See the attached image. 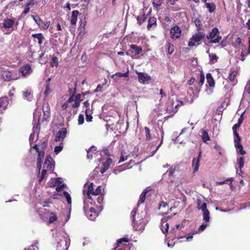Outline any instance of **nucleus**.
Segmentation results:
<instances>
[{
    "instance_id": "1",
    "label": "nucleus",
    "mask_w": 250,
    "mask_h": 250,
    "mask_svg": "<svg viewBox=\"0 0 250 250\" xmlns=\"http://www.w3.org/2000/svg\"><path fill=\"white\" fill-rule=\"evenodd\" d=\"M137 210V208H135L131 212V215L132 218V226L135 230H143L145 229L144 219L142 217H140L139 216H137L136 219V214Z\"/></svg>"
},
{
    "instance_id": "2",
    "label": "nucleus",
    "mask_w": 250,
    "mask_h": 250,
    "mask_svg": "<svg viewBox=\"0 0 250 250\" xmlns=\"http://www.w3.org/2000/svg\"><path fill=\"white\" fill-rule=\"evenodd\" d=\"M164 132L163 130H162L161 140V142L158 146H156L158 141L154 140L152 142L148 144V146L146 149L147 153H148L149 156H152L157 151L159 147L161 146L163 143Z\"/></svg>"
},
{
    "instance_id": "3",
    "label": "nucleus",
    "mask_w": 250,
    "mask_h": 250,
    "mask_svg": "<svg viewBox=\"0 0 250 250\" xmlns=\"http://www.w3.org/2000/svg\"><path fill=\"white\" fill-rule=\"evenodd\" d=\"M205 38V33L203 32L198 31L197 33H195L191 38H190L188 42V45L189 47H193L196 45L200 44V42Z\"/></svg>"
},
{
    "instance_id": "4",
    "label": "nucleus",
    "mask_w": 250,
    "mask_h": 250,
    "mask_svg": "<svg viewBox=\"0 0 250 250\" xmlns=\"http://www.w3.org/2000/svg\"><path fill=\"white\" fill-rule=\"evenodd\" d=\"M208 40H210L209 43H219L222 39V37L219 35V29L217 27L213 28L208 35L206 36Z\"/></svg>"
},
{
    "instance_id": "5",
    "label": "nucleus",
    "mask_w": 250,
    "mask_h": 250,
    "mask_svg": "<svg viewBox=\"0 0 250 250\" xmlns=\"http://www.w3.org/2000/svg\"><path fill=\"white\" fill-rule=\"evenodd\" d=\"M39 0H28L24 5V10L22 14H27L31 7H36L39 6Z\"/></svg>"
},
{
    "instance_id": "6",
    "label": "nucleus",
    "mask_w": 250,
    "mask_h": 250,
    "mask_svg": "<svg viewBox=\"0 0 250 250\" xmlns=\"http://www.w3.org/2000/svg\"><path fill=\"white\" fill-rule=\"evenodd\" d=\"M182 29L177 25H175L171 28L170 37L173 40L179 39L182 36Z\"/></svg>"
},
{
    "instance_id": "7",
    "label": "nucleus",
    "mask_w": 250,
    "mask_h": 250,
    "mask_svg": "<svg viewBox=\"0 0 250 250\" xmlns=\"http://www.w3.org/2000/svg\"><path fill=\"white\" fill-rule=\"evenodd\" d=\"M129 52L131 54L130 56L132 58H135L137 56L142 53L143 51L142 47L138 46L136 44H131L129 45Z\"/></svg>"
},
{
    "instance_id": "8",
    "label": "nucleus",
    "mask_w": 250,
    "mask_h": 250,
    "mask_svg": "<svg viewBox=\"0 0 250 250\" xmlns=\"http://www.w3.org/2000/svg\"><path fill=\"white\" fill-rule=\"evenodd\" d=\"M183 102L180 101L178 102V103L175 104L173 100H169L167 103V111H169V112L171 113L173 112L174 113H176L178 111L177 107L178 106L182 104Z\"/></svg>"
},
{
    "instance_id": "9",
    "label": "nucleus",
    "mask_w": 250,
    "mask_h": 250,
    "mask_svg": "<svg viewBox=\"0 0 250 250\" xmlns=\"http://www.w3.org/2000/svg\"><path fill=\"white\" fill-rule=\"evenodd\" d=\"M165 217L162 219L161 222V230L164 233H166L168 232L169 229V225L167 222V219H170L171 216H167V213H165Z\"/></svg>"
},
{
    "instance_id": "10",
    "label": "nucleus",
    "mask_w": 250,
    "mask_h": 250,
    "mask_svg": "<svg viewBox=\"0 0 250 250\" xmlns=\"http://www.w3.org/2000/svg\"><path fill=\"white\" fill-rule=\"evenodd\" d=\"M67 133L66 128L63 127L58 131L55 137V141L56 142H63L64 139L65 138Z\"/></svg>"
},
{
    "instance_id": "11",
    "label": "nucleus",
    "mask_w": 250,
    "mask_h": 250,
    "mask_svg": "<svg viewBox=\"0 0 250 250\" xmlns=\"http://www.w3.org/2000/svg\"><path fill=\"white\" fill-rule=\"evenodd\" d=\"M20 71L24 77L29 75L32 72L31 66L29 64H25L20 68Z\"/></svg>"
},
{
    "instance_id": "12",
    "label": "nucleus",
    "mask_w": 250,
    "mask_h": 250,
    "mask_svg": "<svg viewBox=\"0 0 250 250\" xmlns=\"http://www.w3.org/2000/svg\"><path fill=\"white\" fill-rule=\"evenodd\" d=\"M43 119L47 120L50 117V108L48 103H44L42 106Z\"/></svg>"
},
{
    "instance_id": "13",
    "label": "nucleus",
    "mask_w": 250,
    "mask_h": 250,
    "mask_svg": "<svg viewBox=\"0 0 250 250\" xmlns=\"http://www.w3.org/2000/svg\"><path fill=\"white\" fill-rule=\"evenodd\" d=\"M143 133L145 136V139L146 141H150L152 140L154 138H156L155 135H154V137L153 138V134L152 133V131L147 126L144 127Z\"/></svg>"
},
{
    "instance_id": "14",
    "label": "nucleus",
    "mask_w": 250,
    "mask_h": 250,
    "mask_svg": "<svg viewBox=\"0 0 250 250\" xmlns=\"http://www.w3.org/2000/svg\"><path fill=\"white\" fill-rule=\"evenodd\" d=\"M201 158V152L200 151L197 158H194L192 161V167L193 172L197 171L200 166V161Z\"/></svg>"
},
{
    "instance_id": "15",
    "label": "nucleus",
    "mask_w": 250,
    "mask_h": 250,
    "mask_svg": "<svg viewBox=\"0 0 250 250\" xmlns=\"http://www.w3.org/2000/svg\"><path fill=\"white\" fill-rule=\"evenodd\" d=\"M129 242V240L125 237L119 239L117 240L116 243L115 244V246H116V249L120 247V248H127V245L126 243Z\"/></svg>"
},
{
    "instance_id": "16",
    "label": "nucleus",
    "mask_w": 250,
    "mask_h": 250,
    "mask_svg": "<svg viewBox=\"0 0 250 250\" xmlns=\"http://www.w3.org/2000/svg\"><path fill=\"white\" fill-rule=\"evenodd\" d=\"M138 77V81L140 83L145 84L150 80V76L146 73L143 72H137Z\"/></svg>"
},
{
    "instance_id": "17",
    "label": "nucleus",
    "mask_w": 250,
    "mask_h": 250,
    "mask_svg": "<svg viewBox=\"0 0 250 250\" xmlns=\"http://www.w3.org/2000/svg\"><path fill=\"white\" fill-rule=\"evenodd\" d=\"M68 93L70 95L69 99L67 100L68 102L72 103L74 101V96L75 95L76 88H77V82L75 83L74 87H71L70 84L68 83Z\"/></svg>"
},
{
    "instance_id": "18",
    "label": "nucleus",
    "mask_w": 250,
    "mask_h": 250,
    "mask_svg": "<svg viewBox=\"0 0 250 250\" xmlns=\"http://www.w3.org/2000/svg\"><path fill=\"white\" fill-rule=\"evenodd\" d=\"M1 75L2 79L5 81L9 82V81H11L12 80H15L17 79V78H13L11 72L10 71L7 70H2L1 71Z\"/></svg>"
},
{
    "instance_id": "19",
    "label": "nucleus",
    "mask_w": 250,
    "mask_h": 250,
    "mask_svg": "<svg viewBox=\"0 0 250 250\" xmlns=\"http://www.w3.org/2000/svg\"><path fill=\"white\" fill-rule=\"evenodd\" d=\"M152 190H147L145 189L144 191L142 193V194L140 195V199L138 202L137 206H139L140 204H142L144 203L146 197H148L151 195V193H149V192H151Z\"/></svg>"
},
{
    "instance_id": "20",
    "label": "nucleus",
    "mask_w": 250,
    "mask_h": 250,
    "mask_svg": "<svg viewBox=\"0 0 250 250\" xmlns=\"http://www.w3.org/2000/svg\"><path fill=\"white\" fill-rule=\"evenodd\" d=\"M37 18H38L37 19H35V18L34 19L40 28L43 29H46L49 27V24H50L49 21H46L45 23L39 17H37Z\"/></svg>"
},
{
    "instance_id": "21",
    "label": "nucleus",
    "mask_w": 250,
    "mask_h": 250,
    "mask_svg": "<svg viewBox=\"0 0 250 250\" xmlns=\"http://www.w3.org/2000/svg\"><path fill=\"white\" fill-rule=\"evenodd\" d=\"M112 162V160L110 158L106 159L105 162H104L102 164V167L101 168L100 172L101 173H104L107 170Z\"/></svg>"
},
{
    "instance_id": "22",
    "label": "nucleus",
    "mask_w": 250,
    "mask_h": 250,
    "mask_svg": "<svg viewBox=\"0 0 250 250\" xmlns=\"http://www.w3.org/2000/svg\"><path fill=\"white\" fill-rule=\"evenodd\" d=\"M15 23V20L13 19H5L3 21V27L4 28H12Z\"/></svg>"
},
{
    "instance_id": "23",
    "label": "nucleus",
    "mask_w": 250,
    "mask_h": 250,
    "mask_svg": "<svg viewBox=\"0 0 250 250\" xmlns=\"http://www.w3.org/2000/svg\"><path fill=\"white\" fill-rule=\"evenodd\" d=\"M157 19L155 17H151L148 21L147 28L150 30L152 27H156L157 26Z\"/></svg>"
},
{
    "instance_id": "24",
    "label": "nucleus",
    "mask_w": 250,
    "mask_h": 250,
    "mask_svg": "<svg viewBox=\"0 0 250 250\" xmlns=\"http://www.w3.org/2000/svg\"><path fill=\"white\" fill-rule=\"evenodd\" d=\"M79 14L80 13L78 10H75L72 12L70 19V23L71 25H76L77 21L78 16Z\"/></svg>"
},
{
    "instance_id": "25",
    "label": "nucleus",
    "mask_w": 250,
    "mask_h": 250,
    "mask_svg": "<svg viewBox=\"0 0 250 250\" xmlns=\"http://www.w3.org/2000/svg\"><path fill=\"white\" fill-rule=\"evenodd\" d=\"M55 164V162L52 158L49 156H47L45 160L44 165L48 169H51Z\"/></svg>"
},
{
    "instance_id": "26",
    "label": "nucleus",
    "mask_w": 250,
    "mask_h": 250,
    "mask_svg": "<svg viewBox=\"0 0 250 250\" xmlns=\"http://www.w3.org/2000/svg\"><path fill=\"white\" fill-rule=\"evenodd\" d=\"M238 71L234 70H230L228 79L232 83H236L237 81L235 79V78L238 75Z\"/></svg>"
},
{
    "instance_id": "27",
    "label": "nucleus",
    "mask_w": 250,
    "mask_h": 250,
    "mask_svg": "<svg viewBox=\"0 0 250 250\" xmlns=\"http://www.w3.org/2000/svg\"><path fill=\"white\" fill-rule=\"evenodd\" d=\"M51 78H49L46 81L45 89L44 92L45 97H47L49 94L52 92V89L50 87Z\"/></svg>"
},
{
    "instance_id": "28",
    "label": "nucleus",
    "mask_w": 250,
    "mask_h": 250,
    "mask_svg": "<svg viewBox=\"0 0 250 250\" xmlns=\"http://www.w3.org/2000/svg\"><path fill=\"white\" fill-rule=\"evenodd\" d=\"M207 83L210 87H213L215 85V81L211 73H208L206 75Z\"/></svg>"
},
{
    "instance_id": "29",
    "label": "nucleus",
    "mask_w": 250,
    "mask_h": 250,
    "mask_svg": "<svg viewBox=\"0 0 250 250\" xmlns=\"http://www.w3.org/2000/svg\"><path fill=\"white\" fill-rule=\"evenodd\" d=\"M8 102L7 98L6 97H2L0 98V110L5 109L8 105Z\"/></svg>"
},
{
    "instance_id": "30",
    "label": "nucleus",
    "mask_w": 250,
    "mask_h": 250,
    "mask_svg": "<svg viewBox=\"0 0 250 250\" xmlns=\"http://www.w3.org/2000/svg\"><path fill=\"white\" fill-rule=\"evenodd\" d=\"M61 183L60 178L52 179L49 182V185L50 187L54 188L57 186H59Z\"/></svg>"
},
{
    "instance_id": "31",
    "label": "nucleus",
    "mask_w": 250,
    "mask_h": 250,
    "mask_svg": "<svg viewBox=\"0 0 250 250\" xmlns=\"http://www.w3.org/2000/svg\"><path fill=\"white\" fill-rule=\"evenodd\" d=\"M201 16H199L194 20V22L197 27V31H200L202 29V22L201 20Z\"/></svg>"
},
{
    "instance_id": "32",
    "label": "nucleus",
    "mask_w": 250,
    "mask_h": 250,
    "mask_svg": "<svg viewBox=\"0 0 250 250\" xmlns=\"http://www.w3.org/2000/svg\"><path fill=\"white\" fill-rule=\"evenodd\" d=\"M32 37H33L34 39H37L39 45H41L42 44L44 37L42 33L32 34Z\"/></svg>"
},
{
    "instance_id": "33",
    "label": "nucleus",
    "mask_w": 250,
    "mask_h": 250,
    "mask_svg": "<svg viewBox=\"0 0 250 250\" xmlns=\"http://www.w3.org/2000/svg\"><path fill=\"white\" fill-rule=\"evenodd\" d=\"M205 6L209 13L213 12L216 9V5L213 2H206Z\"/></svg>"
},
{
    "instance_id": "34",
    "label": "nucleus",
    "mask_w": 250,
    "mask_h": 250,
    "mask_svg": "<svg viewBox=\"0 0 250 250\" xmlns=\"http://www.w3.org/2000/svg\"><path fill=\"white\" fill-rule=\"evenodd\" d=\"M147 19V15L145 14H143L141 16H138L136 17V20L137 21V23L139 25H141L143 22H144Z\"/></svg>"
},
{
    "instance_id": "35",
    "label": "nucleus",
    "mask_w": 250,
    "mask_h": 250,
    "mask_svg": "<svg viewBox=\"0 0 250 250\" xmlns=\"http://www.w3.org/2000/svg\"><path fill=\"white\" fill-rule=\"evenodd\" d=\"M202 139L204 143H206L208 141L210 140V137L208 136V133L206 130H202Z\"/></svg>"
},
{
    "instance_id": "36",
    "label": "nucleus",
    "mask_w": 250,
    "mask_h": 250,
    "mask_svg": "<svg viewBox=\"0 0 250 250\" xmlns=\"http://www.w3.org/2000/svg\"><path fill=\"white\" fill-rule=\"evenodd\" d=\"M50 65L51 67L58 66V58L57 57L53 56L50 62Z\"/></svg>"
},
{
    "instance_id": "37",
    "label": "nucleus",
    "mask_w": 250,
    "mask_h": 250,
    "mask_svg": "<svg viewBox=\"0 0 250 250\" xmlns=\"http://www.w3.org/2000/svg\"><path fill=\"white\" fill-rule=\"evenodd\" d=\"M94 191V184L91 183L88 186L87 195L89 199H91L90 195H92V191Z\"/></svg>"
},
{
    "instance_id": "38",
    "label": "nucleus",
    "mask_w": 250,
    "mask_h": 250,
    "mask_svg": "<svg viewBox=\"0 0 250 250\" xmlns=\"http://www.w3.org/2000/svg\"><path fill=\"white\" fill-rule=\"evenodd\" d=\"M167 47V53L171 54L174 51V46L169 42H167L166 44Z\"/></svg>"
},
{
    "instance_id": "39",
    "label": "nucleus",
    "mask_w": 250,
    "mask_h": 250,
    "mask_svg": "<svg viewBox=\"0 0 250 250\" xmlns=\"http://www.w3.org/2000/svg\"><path fill=\"white\" fill-rule=\"evenodd\" d=\"M203 221L208 222L210 220L209 211L208 210L203 212Z\"/></svg>"
},
{
    "instance_id": "40",
    "label": "nucleus",
    "mask_w": 250,
    "mask_h": 250,
    "mask_svg": "<svg viewBox=\"0 0 250 250\" xmlns=\"http://www.w3.org/2000/svg\"><path fill=\"white\" fill-rule=\"evenodd\" d=\"M232 181H233V179L232 178H228L224 181L217 182V184L218 185H222L224 184H228V182H229V185L230 187H231L232 186Z\"/></svg>"
},
{
    "instance_id": "41",
    "label": "nucleus",
    "mask_w": 250,
    "mask_h": 250,
    "mask_svg": "<svg viewBox=\"0 0 250 250\" xmlns=\"http://www.w3.org/2000/svg\"><path fill=\"white\" fill-rule=\"evenodd\" d=\"M93 113V111H85V114L86 116V121L87 122H90L92 121L93 117L92 114Z\"/></svg>"
},
{
    "instance_id": "42",
    "label": "nucleus",
    "mask_w": 250,
    "mask_h": 250,
    "mask_svg": "<svg viewBox=\"0 0 250 250\" xmlns=\"http://www.w3.org/2000/svg\"><path fill=\"white\" fill-rule=\"evenodd\" d=\"M96 151V147L94 146H91L87 150V158H91V156H90V153H95Z\"/></svg>"
},
{
    "instance_id": "43",
    "label": "nucleus",
    "mask_w": 250,
    "mask_h": 250,
    "mask_svg": "<svg viewBox=\"0 0 250 250\" xmlns=\"http://www.w3.org/2000/svg\"><path fill=\"white\" fill-rule=\"evenodd\" d=\"M235 146L237 149V153L242 155H244L246 153V151L243 149V147L242 145H239Z\"/></svg>"
},
{
    "instance_id": "44",
    "label": "nucleus",
    "mask_w": 250,
    "mask_h": 250,
    "mask_svg": "<svg viewBox=\"0 0 250 250\" xmlns=\"http://www.w3.org/2000/svg\"><path fill=\"white\" fill-rule=\"evenodd\" d=\"M237 161L238 165V167L240 168V172H241V169L244 167V157H241L238 158Z\"/></svg>"
},
{
    "instance_id": "45",
    "label": "nucleus",
    "mask_w": 250,
    "mask_h": 250,
    "mask_svg": "<svg viewBox=\"0 0 250 250\" xmlns=\"http://www.w3.org/2000/svg\"><path fill=\"white\" fill-rule=\"evenodd\" d=\"M128 74H129V70L127 69V71L124 73H121V72H117L114 75H113L112 76V78H113L114 76H118L119 77H125L126 78L128 77Z\"/></svg>"
},
{
    "instance_id": "46",
    "label": "nucleus",
    "mask_w": 250,
    "mask_h": 250,
    "mask_svg": "<svg viewBox=\"0 0 250 250\" xmlns=\"http://www.w3.org/2000/svg\"><path fill=\"white\" fill-rule=\"evenodd\" d=\"M63 196L65 197L67 203L68 205L71 204V198L69 193L67 191H63Z\"/></svg>"
},
{
    "instance_id": "47",
    "label": "nucleus",
    "mask_w": 250,
    "mask_h": 250,
    "mask_svg": "<svg viewBox=\"0 0 250 250\" xmlns=\"http://www.w3.org/2000/svg\"><path fill=\"white\" fill-rule=\"evenodd\" d=\"M210 62L214 63L216 62L218 59V57L214 53H211L209 55Z\"/></svg>"
},
{
    "instance_id": "48",
    "label": "nucleus",
    "mask_w": 250,
    "mask_h": 250,
    "mask_svg": "<svg viewBox=\"0 0 250 250\" xmlns=\"http://www.w3.org/2000/svg\"><path fill=\"white\" fill-rule=\"evenodd\" d=\"M50 215L51 216L49 219V222L50 223H52L57 220L58 217L55 213L52 212Z\"/></svg>"
},
{
    "instance_id": "49",
    "label": "nucleus",
    "mask_w": 250,
    "mask_h": 250,
    "mask_svg": "<svg viewBox=\"0 0 250 250\" xmlns=\"http://www.w3.org/2000/svg\"><path fill=\"white\" fill-rule=\"evenodd\" d=\"M32 94V92L31 90H27L26 91H23L22 92V95L25 99L27 100H29L30 98V96Z\"/></svg>"
},
{
    "instance_id": "50",
    "label": "nucleus",
    "mask_w": 250,
    "mask_h": 250,
    "mask_svg": "<svg viewBox=\"0 0 250 250\" xmlns=\"http://www.w3.org/2000/svg\"><path fill=\"white\" fill-rule=\"evenodd\" d=\"M208 226V224L207 222L203 223L198 228V229L197 231L198 232H200L201 231H203L204 230L207 226Z\"/></svg>"
},
{
    "instance_id": "51",
    "label": "nucleus",
    "mask_w": 250,
    "mask_h": 250,
    "mask_svg": "<svg viewBox=\"0 0 250 250\" xmlns=\"http://www.w3.org/2000/svg\"><path fill=\"white\" fill-rule=\"evenodd\" d=\"M83 106L86 108L85 111H93V109H90V103L88 100L83 103Z\"/></svg>"
},
{
    "instance_id": "52",
    "label": "nucleus",
    "mask_w": 250,
    "mask_h": 250,
    "mask_svg": "<svg viewBox=\"0 0 250 250\" xmlns=\"http://www.w3.org/2000/svg\"><path fill=\"white\" fill-rule=\"evenodd\" d=\"M101 193V187L98 186L97 187V188L95 189V190L93 191H92V195H100Z\"/></svg>"
},
{
    "instance_id": "53",
    "label": "nucleus",
    "mask_w": 250,
    "mask_h": 250,
    "mask_svg": "<svg viewBox=\"0 0 250 250\" xmlns=\"http://www.w3.org/2000/svg\"><path fill=\"white\" fill-rule=\"evenodd\" d=\"M63 148V146L62 145H59L55 147L54 152L56 154H58L60 153Z\"/></svg>"
},
{
    "instance_id": "54",
    "label": "nucleus",
    "mask_w": 250,
    "mask_h": 250,
    "mask_svg": "<svg viewBox=\"0 0 250 250\" xmlns=\"http://www.w3.org/2000/svg\"><path fill=\"white\" fill-rule=\"evenodd\" d=\"M84 121V116L83 114H80L78 117V124L82 125L83 124Z\"/></svg>"
},
{
    "instance_id": "55",
    "label": "nucleus",
    "mask_w": 250,
    "mask_h": 250,
    "mask_svg": "<svg viewBox=\"0 0 250 250\" xmlns=\"http://www.w3.org/2000/svg\"><path fill=\"white\" fill-rule=\"evenodd\" d=\"M81 95L80 94H77L76 95L74 96V101L75 102H78L80 104L81 101L83 100L81 99Z\"/></svg>"
},
{
    "instance_id": "56",
    "label": "nucleus",
    "mask_w": 250,
    "mask_h": 250,
    "mask_svg": "<svg viewBox=\"0 0 250 250\" xmlns=\"http://www.w3.org/2000/svg\"><path fill=\"white\" fill-rule=\"evenodd\" d=\"M245 92L250 94V80H249L245 86Z\"/></svg>"
},
{
    "instance_id": "57",
    "label": "nucleus",
    "mask_w": 250,
    "mask_h": 250,
    "mask_svg": "<svg viewBox=\"0 0 250 250\" xmlns=\"http://www.w3.org/2000/svg\"><path fill=\"white\" fill-rule=\"evenodd\" d=\"M168 207V204L166 202L162 201L159 205V209H161L162 208H166Z\"/></svg>"
},
{
    "instance_id": "58",
    "label": "nucleus",
    "mask_w": 250,
    "mask_h": 250,
    "mask_svg": "<svg viewBox=\"0 0 250 250\" xmlns=\"http://www.w3.org/2000/svg\"><path fill=\"white\" fill-rule=\"evenodd\" d=\"M47 171L45 169H43L42 172V174L40 177L39 182H41L44 178L45 176L46 175Z\"/></svg>"
},
{
    "instance_id": "59",
    "label": "nucleus",
    "mask_w": 250,
    "mask_h": 250,
    "mask_svg": "<svg viewBox=\"0 0 250 250\" xmlns=\"http://www.w3.org/2000/svg\"><path fill=\"white\" fill-rule=\"evenodd\" d=\"M128 156L126 155H124L123 154V153L122 152L121 153V156L120 157V160L119 161V163H121V162H123L125 160H126L127 159V158H128Z\"/></svg>"
},
{
    "instance_id": "60",
    "label": "nucleus",
    "mask_w": 250,
    "mask_h": 250,
    "mask_svg": "<svg viewBox=\"0 0 250 250\" xmlns=\"http://www.w3.org/2000/svg\"><path fill=\"white\" fill-rule=\"evenodd\" d=\"M241 137H239L237 138H234V146H236L241 144Z\"/></svg>"
},
{
    "instance_id": "61",
    "label": "nucleus",
    "mask_w": 250,
    "mask_h": 250,
    "mask_svg": "<svg viewBox=\"0 0 250 250\" xmlns=\"http://www.w3.org/2000/svg\"><path fill=\"white\" fill-rule=\"evenodd\" d=\"M199 209H201L203 212L208 210V209H207V204L206 203H203L201 206L200 207H199Z\"/></svg>"
},
{
    "instance_id": "62",
    "label": "nucleus",
    "mask_w": 250,
    "mask_h": 250,
    "mask_svg": "<svg viewBox=\"0 0 250 250\" xmlns=\"http://www.w3.org/2000/svg\"><path fill=\"white\" fill-rule=\"evenodd\" d=\"M71 103V106L73 108H78L80 105V103H79L78 102H75V101H73V102Z\"/></svg>"
},
{
    "instance_id": "63",
    "label": "nucleus",
    "mask_w": 250,
    "mask_h": 250,
    "mask_svg": "<svg viewBox=\"0 0 250 250\" xmlns=\"http://www.w3.org/2000/svg\"><path fill=\"white\" fill-rule=\"evenodd\" d=\"M38 153V157L42 158V159H44V150L43 149L41 150V151L37 152Z\"/></svg>"
},
{
    "instance_id": "64",
    "label": "nucleus",
    "mask_w": 250,
    "mask_h": 250,
    "mask_svg": "<svg viewBox=\"0 0 250 250\" xmlns=\"http://www.w3.org/2000/svg\"><path fill=\"white\" fill-rule=\"evenodd\" d=\"M175 172V168L173 167H170L168 170H167V173L169 175L172 176Z\"/></svg>"
}]
</instances>
